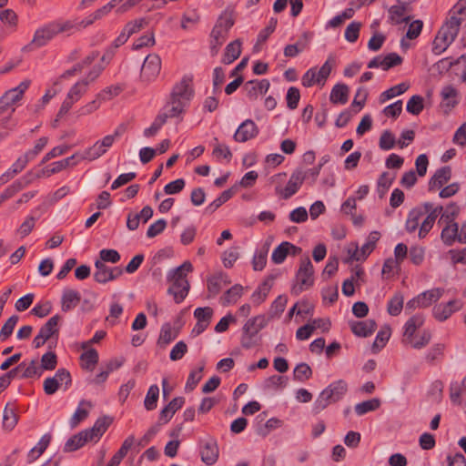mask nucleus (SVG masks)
<instances>
[{
  "instance_id": "obj_38",
  "label": "nucleus",
  "mask_w": 466,
  "mask_h": 466,
  "mask_svg": "<svg viewBox=\"0 0 466 466\" xmlns=\"http://www.w3.org/2000/svg\"><path fill=\"white\" fill-rule=\"evenodd\" d=\"M96 272L94 273V279L98 282L105 284L110 281V267L106 266L103 261L96 260L95 262Z\"/></svg>"
},
{
  "instance_id": "obj_62",
  "label": "nucleus",
  "mask_w": 466,
  "mask_h": 466,
  "mask_svg": "<svg viewBox=\"0 0 466 466\" xmlns=\"http://www.w3.org/2000/svg\"><path fill=\"white\" fill-rule=\"evenodd\" d=\"M361 23L353 21L351 22L345 30V38L350 43H355L360 35Z\"/></svg>"
},
{
  "instance_id": "obj_21",
  "label": "nucleus",
  "mask_w": 466,
  "mask_h": 466,
  "mask_svg": "<svg viewBox=\"0 0 466 466\" xmlns=\"http://www.w3.org/2000/svg\"><path fill=\"white\" fill-rule=\"evenodd\" d=\"M80 300L81 295L78 291L71 289H65L61 298V309L64 312L70 311L76 307Z\"/></svg>"
},
{
  "instance_id": "obj_8",
  "label": "nucleus",
  "mask_w": 466,
  "mask_h": 466,
  "mask_svg": "<svg viewBox=\"0 0 466 466\" xmlns=\"http://www.w3.org/2000/svg\"><path fill=\"white\" fill-rule=\"evenodd\" d=\"M161 70V59L157 54L147 56L140 71V78L144 82H152L159 75Z\"/></svg>"
},
{
  "instance_id": "obj_41",
  "label": "nucleus",
  "mask_w": 466,
  "mask_h": 466,
  "mask_svg": "<svg viewBox=\"0 0 466 466\" xmlns=\"http://www.w3.org/2000/svg\"><path fill=\"white\" fill-rule=\"evenodd\" d=\"M268 324V319H266L265 315H258L256 317H253L249 319L243 326L244 331H248V329H251L253 331H256V333L258 334V332L263 329Z\"/></svg>"
},
{
  "instance_id": "obj_18",
  "label": "nucleus",
  "mask_w": 466,
  "mask_h": 466,
  "mask_svg": "<svg viewBox=\"0 0 466 466\" xmlns=\"http://www.w3.org/2000/svg\"><path fill=\"white\" fill-rule=\"evenodd\" d=\"M270 83L268 79L262 80H249L245 83L244 89L247 92V96L250 100H256L258 96V93L266 94L269 89Z\"/></svg>"
},
{
  "instance_id": "obj_64",
  "label": "nucleus",
  "mask_w": 466,
  "mask_h": 466,
  "mask_svg": "<svg viewBox=\"0 0 466 466\" xmlns=\"http://www.w3.org/2000/svg\"><path fill=\"white\" fill-rule=\"evenodd\" d=\"M396 144L395 137L390 130H384L380 137L379 146L382 150H390Z\"/></svg>"
},
{
  "instance_id": "obj_14",
  "label": "nucleus",
  "mask_w": 466,
  "mask_h": 466,
  "mask_svg": "<svg viewBox=\"0 0 466 466\" xmlns=\"http://www.w3.org/2000/svg\"><path fill=\"white\" fill-rule=\"evenodd\" d=\"M410 11V3H401L400 5H392L389 9V19L393 25L408 24L411 20V17L410 15H405Z\"/></svg>"
},
{
  "instance_id": "obj_17",
  "label": "nucleus",
  "mask_w": 466,
  "mask_h": 466,
  "mask_svg": "<svg viewBox=\"0 0 466 466\" xmlns=\"http://www.w3.org/2000/svg\"><path fill=\"white\" fill-rule=\"evenodd\" d=\"M113 422V418L107 415L99 417L94 423L93 427L85 430L91 441H97L106 431Z\"/></svg>"
},
{
  "instance_id": "obj_59",
  "label": "nucleus",
  "mask_w": 466,
  "mask_h": 466,
  "mask_svg": "<svg viewBox=\"0 0 466 466\" xmlns=\"http://www.w3.org/2000/svg\"><path fill=\"white\" fill-rule=\"evenodd\" d=\"M213 309L210 307L204 308H197L194 311V317L197 319L198 322L207 323V325L210 324Z\"/></svg>"
},
{
  "instance_id": "obj_5",
  "label": "nucleus",
  "mask_w": 466,
  "mask_h": 466,
  "mask_svg": "<svg viewBox=\"0 0 466 466\" xmlns=\"http://www.w3.org/2000/svg\"><path fill=\"white\" fill-rule=\"evenodd\" d=\"M348 391V383L344 380H338L330 383L318 396L313 410L316 413L326 409L329 404L340 400Z\"/></svg>"
},
{
  "instance_id": "obj_33",
  "label": "nucleus",
  "mask_w": 466,
  "mask_h": 466,
  "mask_svg": "<svg viewBox=\"0 0 466 466\" xmlns=\"http://www.w3.org/2000/svg\"><path fill=\"white\" fill-rule=\"evenodd\" d=\"M404 297L400 291L395 292L387 305V311L390 316H399L403 309Z\"/></svg>"
},
{
  "instance_id": "obj_57",
  "label": "nucleus",
  "mask_w": 466,
  "mask_h": 466,
  "mask_svg": "<svg viewBox=\"0 0 466 466\" xmlns=\"http://www.w3.org/2000/svg\"><path fill=\"white\" fill-rule=\"evenodd\" d=\"M57 365V356L53 351H48L45 353L41 358V370H53L56 369Z\"/></svg>"
},
{
  "instance_id": "obj_44",
  "label": "nucleus",
  "mask_w": 466,
  "mask_h": 466,
  "mask_svg": "<svg viewBox=\"0 0 466 466\" xmlns=\"http://www.w3.org/2000/svg\"><path fill=\"white\" fill-rule=\"evenodd\" d=\"M18 415L15 413V409L9 407L7 403L4 409L3 414V427L6 430H13L17 424Z\"/></svg>"
},
{
  "instance_id": "obj_11",
  "label": "nucleus",
  "mask_w": 466,
  "mask_h": 466,
  "mask_svg": "<svg viewBox=\"0 0 466 466\" xmlns=\"http://www.w3.org/2000/svg\"><path fill=\"white\" fill-rule=\"evenodd\" d=\"M305 179H307V174H304L300 168L295 169L282 191V198L284 199L291 198L299 191Z\"/></svg>"
},
{
  "instance_id": "obj_25",
  "label": "nucleus",
  "mask_w": 466,
  "mask_h": 466,
  "mask_svg": "<svg viewBox=\"0 0 466 466\" xmlns=\"http://www.w3.org/2000/svg\"><path fill=\"white\" fill-rule=\"evenodd\" d=\"M425 215V210L417 206L410 210L405 223V228L409 233L415 232L420 225L421 218Z\"/></svg>"
},
{
  "instance_id": "obj_7",
  "label": "nucleus",
  "mask_w": 466,
  "mask_h": 466,
  "mask_svg": "<svg viewBox=\"0 0 466 466\" xmlns=\"http://www.w3.org/2000/svg\"><path fill=\"white\" fill-rule=\"evenodd\" d=\"M57 35L54 21L39 27L35 30L32 41L26 45L23 50H32L46 46L55 36Z\"/></svg>"
},
{
  "instance_id": "obj_9",
  "label": "nucleus",
  "mask_w": 466,
  "mask_h": 466,
  "mask_svg": "<svg viewBox=\"0 0 466 466\" xmlns=\"http://www.w3.org/2000/svg\"><path fill=\"white\" fill-rule=\"evenodd\" d=\"M461 308L462 302L460 299H451L447 303L435 305L432 309V316L436 320L443 322Z\"/></svg>"
},
{
  "instance_id": "obj_63",
  "label": "nucleus",
  "mask_w": 466,
  "mask_h": 466,
  "mask_svg": "<svg viewBox=\"0 0 466 466\" xmlns=\"http://www.w3.org/2000/svg\"><path fill=\"white\" fill-rule=\"evenodd\" d=\"M286 99L288 107L291 110L296 109L300 99L299 89L295 86L289 87L287 92Z\"/></svg>"
},
{
  "instance_id": "obj_32",
  "label": "nucleus",
  "mask_w": 466,
  "mask_h": 466,
  "mask_svg": "<svg viewBox=\"0 0 466 466\" xmlns=\"http://www.w3.org/2000/svg\"><path fill=\"white\" fill-rule=\"evenodd\" d=\"M80 360L82 361L81 367L92 371L98 363V352L96 349L91 348L80 355Z\"/></svg>"
},
{
  "instance_id": "obj_35",
  "label": "nucleus",
  "mask_w": 466,
  "mask_h": 466,
  "mask_svg": "<svg viewBox=\"0 0 466 466\" xmlns=\"http://www.w3.org/2000/svg\"><path fill=\"white\" fill-rule=\"evenodd\" d=\"M391 335V329L390 326L383 327L376 335L375 340L372 344V351L379 352L385 347Z\"/></svg>"
},
{
  "instance_id": "obj_48",
  "label": "nucleus",
  "mask_w": 466,
  "mask_h": 466,
  "mask_svg": "<svg viewBox=\"0 0 466 466\" xmlns=\"http://www.w3.org/2000/svg\"><path fill=\"white\" fill-rule=\"evenodd\" d=\"M424 99L420 95L412 96L407 102L406 110L414 115L418 116L424 108Z\"/></svg>"
},
{
  "instance_id": "obj_27",
  "label": "nucleus",
  "mask_w": 466,
  "mask_h": 466,
  "mask_svg": "<svg viewBox=\"0 0 466 466\" xmlns=\"http://www.w3.org/2000/svg\"><path fill=\"white\" fill-rule=\"evenodd\" d=\"M61 317L56 314L53 317H51L46 324H44L40 329L39 332L43 334L45 339H50L53 337L58 338L59 335V329H58V322L60 320Z\"/></svg>"
},
{
  "instance_id": "obj_46",
  "label": "nucleus",
  "mask_w": 466,
  "mask_h": 466,
  "mask_svg": "<svg viewBox=\"0 0 466 466\" xmlns=\"http://www.w3.org/2000/svg\"><path fill=\"white\" fill-rule=\"evenodd\" d=\"M242 293H243V287L240 284H235L234 286H232L230 289H228L225 292V294L222 298V299L224 300L223 304L228 305V304L236 303L237 300L239 298H241Z\"/></svg>"
},
{
  "instance_id": "obj_22",
  "label": "nucleus",
  "mask_w": 466,
  "mask_h": 466,
  "mask_svg": "<svg viewBox=\"0 0 466 466\" xmlns=\"http://www.w3.org/2000/svg\"><path fill=\"white\" fill-rule=\"evenodd\" d=\"M88 441H92L89 439L87 432L85 430L81 431L80 432L73 435L71 438H69L66 441V442L64 446V451L65 452L75 451L80 449L81 447H83Z\"/></svg>"
},
{
  "instance_id": "obj_31",
  "label": "nucleus",
  "mask_w": 466,
  "mask_h": 466,
  "mask_svg": "<svg viewBox=\"0 0 466 466\" xmlns=\"http://www.w3.org/2000/svg\"><path fill=\"white\" fill-rule=\"evenodd\" d=\"M51 439L52 436L48 433L42 436L37 445L32 448L27 454L29 463L35 461L40 455H42L45 452V451L47 449L51 441Z\"/></svg>"
},
{
  "instance_id": "obj_20",
  "label": "nucleus",
  "mask_w": 466,
  "mask_h": 466,
  "mask_svg": "<svg viewBox=\"0 0 466 466\" xmlns=\"http://www.w3.org/2000/svg\"><path fill=\"white\" fill-rule=\"evenodd\" d=\"M424 321L425 318L423 314H416L411 316L404 325L403 341L407 343L411 341L416 330L424 324Z\"/></svg>"
},
{
  "instance_id": "obj_6",
  "label": "nucleus",
  "mask_w": 466,
  "mask_h": 466,
  "mask_svg": "<svg viewBox=\"0 0 466 466\" xmlns=\"http://www.w3.org/2000/svg\"><path fill=\"white\" fill-rule=\"evenodd\" d=\"M314 268L309 257L301 259L299 268L296 273V284L291 288V294L299 296L309 289L314 284Z\"/></svg>"
},
{
  "instance_id": "obj_61",
  "label": "nucleus",
  "mask_w": 466,
  "mask_h": 466,
  "mask_svg": "<svg viewBox=\"0 0 466 466\" xmlns=\"http://www.w3.org/2000/svg\"><path fill=\"white\" fill-rule=\"evenodd\" d=\"M71 167L68 163V159L64 158L59 161L53 162L49 167H46L41 171V174L49 177L52 174L58 173L66 167Z\"/></svg>"
},
{
  "instance_id": "obj_23",
  "label": "nucleus",
  "mask_w": 466,
  "mask_h": 466,
  "mask_svg": "<svg viewBox=\"0 0 466 466\" xmlns=\"http://www.w3.org/2000/svg\"><path fill=\"white\" fill-rule=\"evenodd\" d=\"M178 329H173L170 323H164L161 327L157 345L160 349H165L178 336Z\"/></svg>"
},
{
  "instance_id": "obj_4",
  "label": "nucleus",
  "mask_w": 466,
  "mask_h": 466,
  "mask_svg": "<svg viewBox=\"0 0 466 466\" xmlns=\"http://www.w3.org/2000/svg\"><path fill=\"white\" fill-rule=\"evenodd\" d=\"M235 24L233 12L225 10L217 19L209 35L210 52L212 56L218 53L220 46L226 42L229 30Z\"/></svg>"
},
{
  "instance_id": "obj_42",
  "label": "nucleus",
  "mask_w": 466,
  "mask_h": 466,
  "mask_svg": "<svg viewBox=\"0 0 466 466\" xmlns=\"http://www.w3.org/2000/svg\"><path fill=\"white\" fill-rule=\"evenodd\" d=\"M159 396V388L157 384H153L149 387L145 400L144 406L147 410H153L157 406V400Z\"/></svg>"
},
{
  "instance_id": "obj_58",
  "label": "nucleus",
  "mask_w": 466,
  "mask_h": 466,
  "mask_svg": "<svg viewBox=\"0 0 466 466\" xmlns=\"http://www.w3.org/2000/svg\"><path fill=\"white\" fill-rule=\"evenodd\" d=\"M203 370L204 364L201 365L198 370L190 371L185 387V390L187 391H192L197 387V385L202 379L201 372L203 371Z\"/></svg>"
},
{
  "instance_id": "obj_39",
  "label": "nucleus",
  "mask_w": 466,
  "mask_h": 466,
  "mask_svg": "<svg viewBox=\"0 0 466 466\" xmlns=\"http://www.w3.org/2000/svg\"><path fill=\"white\" fill-rule=\"evenodd\" d=\"M446 346L444 343L434 344L427 352L425 359L428 363L433 365L436 361L441 360L444 356Z\"/></svg>"
},
{
  "instance_id": "obj_26",
  "label": "nucleus",
  "mask_w": 466,
  "mask_h": 466,
  "mask_svg": "<svg viewBox=\"0 0 466 466\" xmlns=\"http://www.w3.org/2000/svg\"><path fill=\"white\" fill-rule=\"evenodd\" d=\"M444 289L441 288H435L426 290L418 295L420 308H428L433 302L438 301L443 295Z\"/></svg>"
},
{
  "instance_id": "obj_13",
  "label": "nucleus",
  "mask_w": 466,
  "mask_h": 466,
  "mask_svg": "<svg viewBox=\"0 0 466 466\" xmlns=\"http://www.w3.org/2000/svg\"><path fill=\"white\" fill-rule=\"evenodd\" d=\"M267 417V412L263 411L259 413L257 418L256 432L258 435L266 437L269 432L282 425V420L277 418H270L265 423L264 420Z\"/></svg>"
},
{
  "instance_id": "obj_55",
  "label": "nucleus",
  "mask_w": 466,
  "mask_h": 466,
  "mask_svg": "<svg viewBox=\"0 0 466 466\" xmlns=\"http://www.w3.org/2000/svg\"><path fill=\"white\" fill-rule=\"evenodd\" d=\"M441 96L443 100L448 101L446 103L447 106L454 107L458 104V101L455 99L458 96V91L455 87H453L451 85L446 86L442 88Z\"/></svg>"
},
{
  "instance_id": "obj_10",
  "label": "nucleus",
  "mask_w": 466,
  "mask_h": 466,
  "mask_svg": "<svg viewBox=\"0 0 466 466\" xmlns=\"http://www.w3.org/2000/svg\"><path fill=\"white\" fill-rule=\"evenodd\" d=\"M258 133L259 129L256 123L251 119H246L239 125L233 136V138L236 142L245 143L255 138Z\"/></svg>"
},
{
  "instance_id": "obj_51",
  "label": "nucleus",
  "mask_w": 466,
  "mask_h": 466,
  "mask_svg": "<svg viewBox=\"0 0 466 466\" xmlns=\"http://www.w3.org/2000/svg\"><path fill=\"white\" fill-rule=\"evenodd\" d=\"M410 87V85L407 83H400L394 86H391L390 88L387 89L386 91L382 92L380 95V100L385 101L388 99H390L396 96H400L406 92Z\"/></svg>"
},
{
  "instance_id": "obj_2",
  "label": "nucleus",
  "mask_w": 466,
  "mask_h": 466,
  "mask_svg": "<svg viewBox=\"0 0 466 466\" xmlns=\"http://www.w3.org/2000/svg\"><path fill=\"white\" fill-rule=\"evenodd\" d=\"M192 83V76L186 75L173 86L169 100L163 106L168 116L178 117L186 112L195 93Z\"/></svg>"
},
{
  "instance_id": "obj_52",
  "label": "nucleus",
  "mask_w": 466,
  "mask_h": 466,
  "mask_svg": "<svg viewBox=\"0 0 466 466\" xmlns=\"http://www.w3.org/2000/svg\"><path fill=\"white\" fill-rule=\"evenodd\" d=\"M278 25V19L276 17H271L269 19L268 25L263 28L258 35L257 44L254 48H257L258 44L265 43L269 35L275 31Z\"/></svg>"
},
{
  "instance_id": "obj_50",
  "label": "nucleus",
  "mask_w": 466,
  "mask_h": 466,
  "mask_svg": "<svg viewBox=\"0 0 466 466\" xmlns=\"http://www.w3.org/2000/svg\"><path fill=\"white\" fill-rule=\"evenodd\" d=\"M106 151L107 150H106V148L103 147V146L97 140L92 147L86 148L84 151V158L88 161H93L106 154Z\"/></svg>"
},
{
  "instance_id": "obj_45",
  "label": "nucleus",
  "mask_w": 466,
  "mask_h": 466,
  "mask_svg": "<svg viewBox=\"0 0 466 466\" xmlns=\"http://www.w3.org/2000/svg\"><path fill=\"white\" fill-rule=\"evenodd\" d=\"M312 376V370L309 364L301 362L298 364L293 371V379L303 382L309 380Z\"/></svg>"
},
{
  "instance_id": "obj_29",
  "label": "nucleus",
  "mask_w": 466,
  "mask_h": 466,
  "mask_svg": "<svg viewBox=\"0 0 466 466\" xmlns=\"http://www.w3.org/2000/svg\"><path fill=\"white\" fill-rule=\"evenodd\" d=\"M349 87L345 84H336L331 89L329 95V100L333 104H341L344 105L348 102L349 99Z\"/></svg>"
},
{
  "instance_id": "obj_3",
  "label": "nucleus",
  "mask_w": 466,
  "mask_h": 466,
  "mask_svg": "<svg viewBox=\"0 0 466 466\" xmlns=\"http://www.w3.org/2000/svg\"><path fill=\"white\" fill-rule=\"evenodd\" d=\"M193 270V266L189 261H185L182 265L171 270L167 279L173 283L168 288L167 293L174 296L176 303H181L187 296L190 285L187 279V273Z\"/></svg>"
},
{
  "instance_id": "obj_30",
  "label": "nucleus",
  "mask_w": 466,
  "mask_h": 466,
  "mask_svg": "<svg viewBox=\"0 0 466 466\" xmlns=\"http://www.w3.org/2000/svg\"><path fill=\"white\" fill-rule=\"evenodd\" d=\"M237 192V187L233 186L230 188L224 190L218 198L211 202L206 208L205 212L208 214L214 213L219 207L228 201Z\"/></svg>"
},
{
  "instance_id": "obj_56",
  "label": "nucleus",
  "mask_w": 466,
  "mask_h": 466,
  "mask_svg": "<svg viewBox=\"0 0 466 466\" xmlns=\"http://www.w3.org/2000/svg\"><path fill=\"white\" fill-rule=\"evenodd\" d=\"M18 319L17 315H13L5 321L0 330V339L2 341H5L12 335Z\"/></svg>"
},
{
  "instance_id": "obj_53",
  "label": "nucleus",
  "mask_w": 466,
  "mask_h": 466,
  "mask_svg": "<svg viewBox=\"0 0 466 466\" xmlns=\"http://www.w3.org/2000/svg\"><path fill=\"white\" fill-rule=\"evenodd\" d=\"M54 24H55L57 35L61 34V33H69L68 35H70L72 32L80 31L78 22L70 21V20H66V21L56 20V21H54Z\"/></svg>"
},
{
  "instance_id": "obj_54",
  "label": "nucleus",
  "mask_w": 466,
  "mask_h": 466,
  "mask_svg": "<svg viewBox=\"0 0 466 466\" xmlns=\"http://www.w3.org/2000/svg\"><path fill=\"white\" fill-rule=\"evenodd\" d=\"M431 339V332L429 329H424L420 336L413 337L411 341H409L408 343L410 344V346L413 349L420 350L424 347H426Z\"/></svg>"
},
{
  "instance_id": "obj_34",
  "label": "nucleus",
  "mask_w": 466,
  "mask_h": 466,
  "mask_svg": "<svg viewBox=\"0 0 466 466\" xmlns=\"http://www.w3.org/2000/svg\"><path fill=\"white\" fill-rule=\"evenodd\" d=\"M447 224L448 225L442 229L441 237L446 246H451L455 240H458L459 226L456 222Z\"/></svg>"
},
{
  "instance_id": "obj_40",
  "label": "nucleus",
  "mask_w": 466,
  "mask_h": 466,
  "mask_svg": "<svg viewBox=\"0 0 466 466\" xmlns=\"http://www.w3.org/2000/svg\"><path fill=\"white\" fill-rule=\"evenodd\" d=\"M260 342V337L256 331L248 329V331H244L242 329V336L240 339V344L243 349L249 350L258 346Z\"/></svg>"
},
{
  "instance_id": "obj_12",
  "label": "nucleus",
  "mask_w": 466,
  "mask_h": 466,
  "mask_svg": "<svg viewBox=\"0 0 466 466\" xmlns=\"http://www.w3.org/2000/svg\"><path fill=\"white\" fill-rule=\"evenodd\" d=\"M201 461L208 466L214 465L219 457V449L217 441L211 438L200 447Z\"/></svg>"
},
{
  "instance_id": "obj_15",
  "label": "nucleus",
  "mask_w": 466,
  "mask_h": 466,
  "mask_svg": "<svg viewBox=\"0 0 466 466\" xmlns=\"http://www.w3.org/2000/svg\"><path fill=\"white\" fill-rule=\"evenodd\" d=\"M451 177V168L449 166L442 167L436 170L428 183V190L435 191L441 188Z\"/></svg>"
},
{
  "instance_id": "obj_28",
  "label": "nucleus",
  "mask_w": 466,
  "mask_h": 466,
  "mask_svg": "<svg viewBox=\"0 0 466 466\" xmlns=\"http://www.w3.org/2000/svg\"><path fill=\"white\" fill-rule=\"evenodd\" d=\"M168 118H173L172 116H168V113L166 112L163 108L157 115L151 126L144 130V136L146 137H154L159 129L166 124Z\"/></svg>"
},
{
  "instance_id": "obj_47",
  "label": "nucleus",
  "mask_w": 466,
  "mask_h": 466,
  "mask_svg": "<svg viewBox=\"0 0 466 466\" xmlns=\"http://www.w3.org/2000/svg\"><path fill=\"white\" fill-rule=\"evenodd\" d=\"M88 80H81L76 83L67 93V97L73 99V102H77L81 96L86 92Z\"/></svg>"
},
{
  "instance_id": "obj_19",
  "label": "nucleus",
  "mask_w": 466,
  "mask_h": 466,
  "mask_svg": "<svg viewBox=\"0 0 466 466\" xmlns=\"http://www.w3.org/2000/svg\"><path fill=\"white\" fill-rule=\"evenodd\" d=\"M350 326L354 335L367 338L375 331L377 323L374 319H367L364 321H351Z\"/></svg>"
},
{
  "instance_id": "obj_60",
  "label": "nucleus",
  "mask_w": 466,
  "mask_h": 466,
  "mask_svg": "<svg viewBox=\"0 0 466 466\" xmlns=\"http://www.w3.org/2000/svg\"><path fill=\"white\" fill-rule=\"evenodd\" d=\"M288 241L280 243L272 252L271 259L275 264H281L288 256Z\"/></svg>"
},
{
  "instance_id": "obj_36",
  "label": "nucleus",
  "mask_w": 466,
  "mask_h": 466,
  "mask_svg": "<svg viewBox=\"0 0 466 466\" xmlns=\"http://www.w3.org/2000/svg\"><path fill=\"white\" fill-rule=\"evenodd\" d=\"M0 21L5 25L11 32L16 31L18 16L13 9L0 11Z\"/></svg>"
},
{
  "instance_id": "obj_24",
  "label": "nucleus",
  "mask_w": 466,
  "mask_h": 466,
  "mask_svg": "<svg viewBox=\"0 0 466 466\" xmlns=\"http://www.w3.org/2000/svg\"><path fill=\"white\" fill-rule=\"evenodd\" d=\"M241 45L242 43L239 39H236L228 44L224 51L222 63L229 65L238 59L241 54Z\"/></svg>"
},
{
  "instance_id": "obj_49",
  "label": "nucleus",
  "mask_w": 466,
  "mask_h": 466,
  "mask_svg": "<svg viewBox=\"0 0 466 466\" xmlns=\"http://www.w3.org/2000/svg\"><path fill=\"white\" fill-rule=\"evenodd\" d=\"M123 90L124 86L122 85H113L101 90L97 94V98L99 101L111 100L115 96H117Z\"/></svg>"
},
{
  "instance_id": "obj_43",
  "label": "nucleus",
  "mask_w": 466,
  "mask_h": 466,
  "mask_svg": "<svg viewBox=\"0 0 466 466\" xmlns=\"http://www.w3.org/2000/svg\"><path fill=\"white\" fill-rule=\"evenodd\" d=\"M268 248L269 244L265 243L263 248L254 255L252 259V267L254 270L260 271L265 268L267 264Z\"/></svg>"
},
{
  "instance_id": "obj_37",
  "label": "nucleus",
  "mask_w": 466,
  "mask_h": 466,
  "mask_svg": "<svg viewBox=\"0 0 466 466\" xmlns=\"http://www.w3.org/2000/svg\"><path fill=\"white\" fill-rule=\"evenodd\" d=\"M381 401L379 398H374L356 404L355 412L359 415H364L370 411H374L380 407Z\"/></svg>"
},
{
  "instance_id": "obj_1",
  "label": "nucleus",
  "mask_w": 466,
  "mask_h": 466,
  "mask_svg": "<svg viewBox=\"0 0 466 466\" xmlns=\"http://www.w3.org/2000/svg\"><path fill=\"white\" fill-rule=\"evenodd\" d=\"M466 20V0H458L449 10L447 16L439 29L433 43L432 51L436 55L444 52L457 37L461 24Z\"/></svg>"
},
{
  "instance_id": "obj_16",
  "label": "nucleus",
  "mask_w": 466,
  "mask_h": 466,
  "mask_svg": "<svg viewBox=\"0 0 466 466\" xmlns=\"http://www.w3.org/2000/svg\"><path fill=\"white\" fill-rule=\"evenodd\" d=\"M185 403L184 397H176L169 403L165 406L159 412L158 416V425L167 423L173 417V415L177 412V410H180Z\"/></svg>"
}]
</instances>
